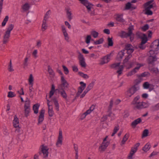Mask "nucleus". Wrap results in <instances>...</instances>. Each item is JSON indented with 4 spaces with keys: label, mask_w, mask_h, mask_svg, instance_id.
I'll use <instances>...</instances> for the list:
<instances>
[{
    "label": "nucleus",
    "mask_w": 159,
    "mask_h": 159,
    "mask_svg": "<svg viewBox=\"0 0 159 159\" xmlns=\"http://www.w3.org/2000/svg\"><path fill=\"white\" fill-rule=\"evenodd\" d=\"M52 101L54 103V104L55 105L56 109L57 111H58L59 110V105L58 103V102L56 98H53L52 99Z\"/></svg>",
    "instance_id": "393cba45"
},
{
    "label": "nucleus",
    "mask_w": 159,
    "mask_h": 159,
    "mask_svg": "<svg viewBox=\"0 0 159 159\" xmlns=\"http://www.w3.org/2000/svg\"><path fill=\"white\" fill-rule=\"evenodd\" d=\"M108 45L109 46H112L113 45V42L112 40V38L108 37L107 39Z\"/></svg>",
    "instance_id": "a19ab883"
},
{
    "label": "nucleus",
    "mask_w": 159,
    "mask_h": 159,
    "mask_svg": "<svg viewBox=\"0 0 159 159\" xmlns=\"http://www.w3.org/2000/svg\"><path fill=\"white\" fill-rule=\"evenodd\" d=\"M151 148V145L149 143H147L143 148V150L145 152L148 151Z\"/></svg>",
    "instance_id": "c756f323"
},
{
    "label": "nucleus",
    "mask_w": 159,
    "mask_h": 159,
    "mask_svg": "<svg viewBox=\"0 0 159 159\" xmlns=\"http://www.w3.org/2000/svg\"><path fill=\"white\" fill-rule=\"evenodd\" d=\"M142 121V120L140 118H139L136 120H135L133 121L131 124V125L134 128H135L136 125L140 123Z\"/></svg>",
    "instance_id": "dca6fc26"
},
{
    "label": "nucleus",
    "mask_w": 159,
    "mask_h": 159,
    "mask_svg": "<svg viewBox=\"0 0 159 159\" xmlns=\"http://www.w3.org/2000/svg\"><path fill=\"white\" fill-rule=\"evenodd\" d=\"M44 113L45 110L43 109H42L40 112V115L39 117L38 125H39L41 124L43 120L44 119Z\"/></svg>",
    "instance_id": "9d476101"
},
{
    "label": "nucleus",
    "mask_w": 159,
    "mask_h": 159,
    "mask_svg": "<svg viewBox=\"0 0 159 159\" xmlns=\"http://www.w3.org/2000/svg\"><path fill=\"white\" fill-rule=\"evenodd\" d=\"M48 113L49 116L50 117H52L54 115V112L53 109L51 110H48Z\"/></svg>",
    "instance_id": "13d9d810"
},
{
    "label": "nucleus",
    "mask_w": 159,
    "mask_h": 159,
    "mask_svg": "<svg viewBox=\"0 0 159 159\" xmlns=\"http://www.w3.org/2000/svg\"><path fill=\"white\" fill-rule=\"evenodd\" d=\"M137 148H132L128 157V159H132V156L134 153L137 151Z\"/></svg>",
    "instance_id": "412c9836"
},
{
    "label": "nucleus",
    "mask_w": 159,
    "mask_h": 159,
    "mask_svg": "<svg viewBox=\"0 0 159 159\" xmlns=\"http://www.w3.org/2000/svg\"><path fill=\"white\" fill-rule=\"evenodd\" d=\"M49 11H48L46 13L43 19H45L46 20H47L49 18Z\"/></svg>",
    "instance_id": "bf43d9fd"
},
{
    "label": "nucleus",
    "mask_w": 159,
    "mask_h": 159,
    "mask_svg": "<svg viewBox=\"0 0 159 159\" xmlns=\"http://www.w3.org/2000/svg\"><path fill=\"white\" fill-rule=\"evenodd\" d=\"M61 84L58 87V89L67 88H68L69 84L67 82L66 80L65 79L63 76H61Z\"/></svg>",
    "instance_id": "39448f33"
},
{
    "label": "nucleus",
    "mask_w": 159,
    "mask_h": 159,
    "mask_svg": "<svg viewBox=\"0 0 159 159\" xmlns=\"http://www.w3.org/2000/svg\"><path fill=\"white\" fill-rule=\"evenodd\" d=\"M119 128L118 125L115 126L113 130V132L111 134V136H114L115 134H116L117 132V131L119 130Z\"/></svg>",
    "instance_id": "58836bf2"
},
{
    "label": "nucleus",
    "mask_w": 159,
    "mask_h": 159,
    "mask_svg": "<svg viewBox=\"0 0 159 159\" xmlns=\"http://www.w3.org/2000/svg\"><path fill=\"white\" fill-rule=\"evenodd\" d=\"M135 105V107L138 109L146 108L148 107V106L146 103L143 102H138Z\"/></svg>",
    "instance_id": "1a4fd4ad"
},
{
    "label": "nucleus",
    "mask_w": 159,
    "mask_h": 159,
    "mask_svg": "<svg viewBox=\"0 0 159 159\" xmlns=\"http://www.w3.org/2000/svg\"><path fill=\"white\" fill-rule=\"evenodd\" d=\"M8 70L10 72H11L14 70L12 66L11 60L10 61L9 65L8 66Z\"/></svg>",
    "instance_id": "3c124183"
},
{
    "label": "nucleus",
    "mask_w": 159,
    "mask_h": 159,
    "mask_svg": "<svg viewBox=\"0 0 159 159\" xmlns=\"http://www.w3.org/2000/svg\"><path fill=\"white\" fill-rule=\"evenodd\" d=\"M13 124L14 127L16 128L19 127V122L18 119L16 115H15L14 116V119L13 121Z\"/></svg>",
    "instance_id": "4be33fe9"
},
{
    "label": "nucleus",
    "mask_w": 159,
    "mask_h": 159,
    "mask_svg": "<svg viewBox=\"0 0 159 159\" xmlns=\"http://www.w3.org/2000/svg\"><path fill=\"white\" fill-rule=\"evenodd\" d=\"M47 27L48 25L47 23V20L43 19L41 27V30L42 31H45L47 29Z\"/></svg>",
    "instance_id": "5701e85b"
},
{
    "label": "nucleus",
    "mask_w": 159,
    "mask_h": 159,
    "mask_svg": "<svg viewBox=\"0 0 159 159\" xmlns=\"http://www.w3.org/2000/svg\"><path fill=\"white\" fill-rule=\"evenodd\" d=\"M137 88L136 85H134L127 92V96L130 97L134 94L135 92L137 91Z\"/></svg>",
    "instance_id": "0eeeda50"
},
{
    "label": "nucleus",
    "mask_w": 159,
    "mask_h": 159,
    "mask_svg": "<svg viewBox=\"0 0 159 159\" xmlns=\"http://www.w3.org/2000/svg\"><path fill=\"white\" fill-rule=\"evenodd\" d=\"M48 72L50 75H54V73L52 69L49 66H48Z\"/></svg>",
    "instance_id": "de8ad7c7"
},
{
    "label": "nucleus",
    "mask_w": 159,
    "mask_h": 159,
    "mask_svg": "<svg viewBox=\"0 0 159 159\" xmlns=\"http://www.w3.org/2000/svg\"><path fill=\"white\" fill-rule=\"evenodd\" d=\"M149 28V25L148 24H146L143 26L142 27V29L144 31H146Z\"/></svg>",
    "instance_id": "5fc2aeb1"
},
{
    "label": "nucleus",
    "mask_w": 159,
    "mask_h": 159,
    "mask_svg": "<svg viewBox=\"0 0 159 159\" xmlns=\"http://www.w3.org/2000/svg\"><path fill=\"white\" fill-rule=\"evenodd\" d=\"M56 90L58 91V93L61 95V96L65 99L66 100L67 97V95L64 89H57Z\"/></svg>",
    "instance_id": "6e6552de"
},
{
    "label": "nucleus",
    "mask_w": 159,
    "mask_h": 159,
    "mask_svg": "<svg viewBox=\"0 0 159 159\" xmlns=\"http://www.w3.org/2000/svg\"><path fill=\"white\" fill-rule=\"evenodd\" d=\"M33 75L32 74H30V75L29 78V84L32 85H33Z\"/></svg>",
    "instance_id": "79ce46f5"
},
{
    "label": "nucleus",
    "mask_w": 159,
    "mask_h": 159,
    "mask_svg": "<svg viewBox=\"0 0 159 159\" xmlns=\"http://www.w3.org/2000/svg\"><path fill=\"white\" fill-rule=\"evenodd\" d=\"M153 6L152 4L149 5L147 6H145V9H148L150 10V9L153 7Z\"/></svg>",
    "instance_id": "680f3d73"
},
{
    "label": "nucleus",
    "mask_w": 159,
    "mask_h": 159,
    "mask_svg": "<svg viewBox=\"0 0 159 159\" xmlns=\"http://www.w3.org/2000/svg\"><path fill=\"white\" fill-rule=\"evenodd\" d=\"M14 28V25L12 24H10L8 25L7 30L5 31L3 36V43L4 44L7 43L9 41V39L10 36V34Z\"/></svg>",
    "instance_id": "f03ea898"
},
{
    "label": "nucleus",
    "mask_w": 159,
    "mask_h": 159,
    "mask_svg": "<svg viewBox=\"0 0 159 159\" xmlns=\"http://www.w3.org/2000/svg\"><path fill=\"white\" fill-rule=\"evenodd\" d=\"M149 74V73L148 72H144L141 74L140 76V77H145L146 76L148 75Z\"/></svg>",
    "instance_id": "052dcab7"
},
{
    "label": "nucleus",
    "mask_w": 159,
    "mask_h": 159,
    "mask_svg": "<svg viewBox=\"0 0 159 159\" xmlns=\"http://www.w3.org/2000/svg\"><path fill=\"white\" fill-rule=\"evenodd\" d=\"M30 101L29 100H27L25 101V103L24 105V113L25 116L27 117L29 115L30 109Z\"/></svg>",
    "instance_id": "7ed1b4c3"
},
{
    "label": "nucleus",
    "mask_w": 159,
    "mask_h": 159,
    "mask_svg": "<svg viewBox=\"0 0 159 159\" xmlns=\"http://www.w3.org/2000/svg\"><path fill=\"white\" fill-rule=\"evenodd\" d=\"M159 46V40L157 39L153 41L152 43L151 47L155 50H157Z\"/></svg>",
    "instance_id": "4468645a"
},
{
    "label": "nucleus",
    "mask_w": 159,
    "mask_h": 159,
    "mask_svg": "<svg viewBox=\"0 0 159 159\" xmlns=\"http://www.w3.org/2000/svg\"><path fill=\"white\" fill-rule=\"evenodd\" d=\"M103 32L107 34H110V31L108 29H105L103 30Z\"/></svg>",
    "instance_id": "69168bd1"
},
{
    "label": "nucleus",
    "mask_w": 159,
    "mask_h": 159,
    "mask_svg": "<svg viewBox=\"0 0 159 159\" xmlns=\"http://www.w3.org/2000/svg\"><path fill=\"white\" fill-rule=\"evenodd\" d=\"M48 149L46 147L42 145L41 151L44 155L43 158H45L48 157Z\"/></svg>",
    "instance_id": "2eb2a0df"
},
{
    "label": "nucleus",
    "mask_w": 159,
    "mask_h": 159,
    "mask_svg": "<svg viewBox=\"0 0 159 159\" xmlns=\"http://www.w3.org/2000/svg\"><path fill=\"white\" fill-rule=\"evenodd\" d=\"M91 39V37L90 35H88L86 37V42L88 44L90 42V40Z\"/></svg>",
    "instance_id": "4d7b16f0"
},
{
    "label": "nucleus",
    "mask_w": 159,
    "mask_h": 159,
    "mask_svg": "<svg viewBox=\"0 0 159 159\" xmlns=\"http://www.w3.org/2000/svg\"><path fill=\"white\" fill-rule=\"evenodd\" d=\"M94 84L93 83H90L86 89L89 91L91 90L93 87Z\"/></svg>",
    "instance_id": "864d4df0"
},
{
    "label": "nucleus",
    "mask_w": 159,
    "mask_h": 159,
    "mask_svg": "<svg viewBox=\"0 0 159 159\" xmlns=\"http://www.w3.org/2000/svg\"><path fill=\"white\" fill-rule=\"evenodd\" d=\"M125 51V50H123L119 52L117 56V58L120 59H121L124 56V52Z\"/></svg>",
    "instance_id": "c85d7f7f"
},
{
    "label": "nucleus",
    "mask_w": 159,
    "mask_h": 159,
    "mask_svg": "<svg viewBox=\"0 0 159 159\" xmlns=\"http://www.w3.org/2000/svg\"><path fill=\"white\" fill-rule=\"evenodd\" d=\"M22 8L24 11H26L29 9L30 6L28 3H26L22 6Z\"/></svg>",
    "instance_id": "7c9ffc66"
},
{
    "label": "nucleus",
    "mask_w": 159,
    "mask_h": 159,
    "mask_svg": "<svg viewBox=\"0 0 159 159\" xmlns=\"http://www.w3.org/2000/svg\"><path fill=\"white\" fill-rule=\"evenodd\" d=\"M82 77H83V78L87 79H88L89 78V76L88 75H87L86 74H84L83 73L81 72H79L78 73Z\"/></svg>",
    "instance_id": "37998d69"
},
{
    "label": "nucleus",
    "mask_w": 159,
    "mask_h": 159,
    "mask_svg": "<svg viewBox=\"0 0 159 159\" xmlns=\"http://www.w3.org/2000/svg\"><path fill=\"white\" fill-rule=\"evenodd\" d=\"M123 14H117L116 15V20L118 21L123 22L125 20L123 18Z\"/></svg>",
    "instance_id": "aec40b11"
},
{
    "label": "nucleus",
    "mask_w": 159,
    "mask_h": 159,
    "mask_svg": "<svg viewBox=\"0 0 159 159\" xmlns=\"http://www.w3.org/2000/svg\"><path fill=\"white\" fill-rule=\"evenodd\" d=\"M133 27L132 26H129L128 28V33H126L125 31H121L119 32V36L122 38H127L128 37H130V39L131 41H132L134 39V34L133 33Z\"/></svg>",
    "instance_id": "f257e3e1"
},
{
    "label": "nucleus",
    "mask_w": 159,
    "mask_h": 159,
    "mask_svg": "<svg viewBox=\"0 0 159 159\" xmlns=\"http://www.w3.org/2000/svg\"><path fill=\"white\" fill-rule=\"evenodd\" d=\"M113 100L112 99H111L110 100L109 105L108 107V112H110L111 111L113 105Z\"/></svg>",
    "instance_id": "72a5a7b5"
},
{
    "label": "nucleus",
    "mask_w": 159,
    "mask_h": 159,
    "mask_svg": "<svg viewBox=\"0 0 159 159\" xmlns=\"http://www.w3.org/2000/svg\"><path fill=\"white\" fill-rule=\"evenodd\" d=\"M129 137V135L128 134H126L125 135L121 142V145L125 143V142L127 140Z\"/></svg>",
    "instance_id": "473e14b6"
},
{
    "label": "nucleus",
    "mask_w": 159,
    "mask_h": 159,
    "mask_svg": "<svg viewBox=\"0 0 159 159\" xmlns=\"http://www.w3.org/2000/svg\"><path fill=\"white\" fill-rule=\"evenodd\" d=\"M62 67L63 68V70L65 74L66 75H67L69 72L68 69L66 66L64 65H62Z\"/></svg>",
    "instance_id": "8fccbe9b"
},
{
    "label": "nucleus",
    "mask_w": 159,
    "mask_h": 159,
    "mask_svg": "<svg viewBox=\"0 0 159 159\" xmlns=\"http://www.w3.org/2000/svg\"><path fill=\"white\" fill-rule=\"evenodd\" d=\"M16 94L14 93V92L12 91H10L8 92L7 97L8 98H13L15 97Z\"/></svg>",
    "instance_id": "c03bdc74"
},
{
    "label": "nucleus",
    "mask_w": 159,
    "mask_h": 159,
    "mask_svg": "<svg viewBox=\"0 0 159 159\" xmlns=\"http://www.w3.org/2000/svg\"><path fill=\"white\" fill-rule=\"evenodd\" d=\"M144 44H142V43H141L140 44L139 46V47L141 49H144L145 48V47L143 45Z\"/></svg>",
    "instance_id": "e2e57ef3"
},
{
    "label": "nucleus",
    "mask_w": 159,
    "mask_h": 159,
    "mask_svg": "<svg viewBox=\"0 0 159 159\" xmlns=\"http://www.w3.org/2000/svg\"><path fill=\"white\" fill-rule=\"evenodd\" d=\"M103 38H101L98 40L95 41L94 43L96 45L100 44L102 43L103 42Z\"/></svg>",
    "instance_id": "a18cd8bd"
},
{
    "label": "nucleus",
    "mask_w": 159,
    "mask_h": 159,
    "mask_svg": "<svg viewBox=\"0 0 159 159\" xmlns=\"http://www.w3.org/2000/svg\"><path fill=\"white\" fill-rule=\"evenodd\" d=\"M143 37L141 38V42L142 44H144L145 43L148 41V39L147 36L145 34H143Z\"/></svg>",
    "instance_id": "2f4dec72"
},
{
    "label": "nucleus",
    "mask_w": 159,
    "mask_h": 159,
    "mask_svg": "<svg viewBox=\"0 0 159 159\" xmlns=\"http://www.w3.org/2000/svg\"><path fill=\"white\" fill-rule=\"evenodd\" d=\"M78 58L79 61L80 65L82 67L85 68L86 67V65L85 61V59L83 55L80 52H79Z\"/></svg>",
    "instance_id": "423d86ee"
},
{
    "label": "nucleus",
    "mask_w": 159,
    "mask_h": 159,
    "mask_svg": "<svg viewBox=\"0 0 159 159\" xmlns=\"http://www.w3.org/2000/svg\"><path fill=\"white\" fill-rule=\"evenodd\" d=\"M74 148L76 152H78V145L76 144H74Z\"/></svg>",
    "instance_id": "0e129e2a"
},
{
    "label": "nucleus",
    "mask_w": 159,
    "mask_h": 159,
    "mask_svg": "<svg viewBox=\"0 0 159 159\" xmlns=\"http://www.w3.org/2000/svg\"><path fill=\"white\" fill-rule=\"evenodd\" d=\"M55 91L51 90L49 93V98H51L52 96L54 94Z\"/></svg>",
    "instance_id": "774afa93"
},
{
    "label": "nucleus",
    "mask_w": 159,
    "mask_h": 159,
    "mask_svg": "<svg viewBox=\"0 0 159 159\" xmlns=\"http://www.w3.org/2000/svg\"><path fill=\"white\" fill-rule=\"evenodd\" d=\"M86 86V84H84V85H82L80 86L78 88V91L82 92L83 90L84 89Z\"/></svg>",
    "instance_id": "ea45409f"
},
{
    "label": "nucleus",
    "mask_w": 159,
    "mask_h": 159,
    "mask_svg": "<svg viewBox=\"0 0 159 159\" xmlns=\"http://www.w3.org/2000/svg\"><path fill=\"white\" fill-rule=\"evenodd\" d=\"M65 25L68 26V28L69 29H70L71 28V26L70 25V24L67 21H65Z\"/></svg>",
    "instance_id": "338daca9"
},
{
    "label": "nucleus",
    "mask_w": 159,
    "mask_h": 159,
    "mask_svg": "<svg viewBox=\"0 0 159 159\" xmlns=\"http://www.w3.org/2000/svg\"><path fill=\"white\" fill-rule=\"evenodd\" d=\"M131 53H129L128 55L125 58L123 61V63L127 62L132 57Z\"/></svg>",
    "instance_id": "e433bc0d"
},
{
    "label": "nucleus",
    "mask_w": 159,
    "mask_h": 159,
    "mask_svg": "<svg viewBox=\"0 0 159 159\" xmlns=\"http://www.w3.org/2000/svg\"><path fill=\"white\" fill-rule=\"evenodd\" d=\"M127 51V54L132 53L134 51L133 47L132 45L129 44H126L125 47V49L124 50Z\"/></svg>",
    "instance_id": "f8f14e48"
},
{
    "label": "nucleus",
    "mask_w": 159,
    "mask_h": 159,
    "mask_svg": "<svg viewBox=\"0 0 159 159\" xmlns=\"http://www.w3.org/2000/svg\"><path fill=\"white\" fill-rule=\"evenodd\" d=\"M61 28L62 31L65 37V39L66 41H68L69 38L65 26L64 25H62L61 26Z\"/></svg>",
    "instance_id": "6ab92c4d"
},
{
    "label": "nucleus",
    "mask_w": 159,
    "mask_h": 159,
    "mask_svg": "<svg viewBox=\"0 0 159 159\" xmlns=\"http://www.w3.org/2000/svg\"><path fill=\"white\" fill-rule=\"evenodd\" d=\"M39 105L38 104H34L33 107V110L34 111L35 114H37L38 112V109L39 107Z\"/></svg>",
    "instance_id": "b1692460"
},
{
    "label": "nucleus",
    "mask_w": 159,
    "mask_h": 159,
    "mask_svg": "<svg viewBox=\"0 0 159 159\" xmlns=\"http://www.w3.org/2000/svg\"><path fill=\"white\" fill-rule=\"evenodd\" d=\"M108 59V57L106 56L104 57L100 63V65H103L105 63H107L109 61Z\"/></svg>",
    "instance_id": "cd10ccee"
},
{
    "label": "nucleus",
    "mask_w": 159,
    "mask_h": 159,
    "mask_svg": "<svg viewBox=\"0 0 159 159\" xmlns=\"http://www.w3.org/2000/svg\"><path fill=\"white\" fill-rule=\"evenodd\" d=\"M62 132L61 129H59V136L57 140L56 143V146L58 147H60V146H59V144L60 145L62 144Z\"/></svg>",
    "instance_id": "9b49d317"
},
{
    "label": "nucleus",
    "mask_w": 159,
    "mask_h": 159,
    "mask_svg": "<svg viewBox=\"0 0 159 159\" xmlns=\"http://www.w3.org/2000/svg\"><path fill=\"white\" fill-rule=\"evenodd\" d=\"M8 16H6L2 23V27H3L6 25L7 22L8 20Z\"/></svg>",
    "instance_id": "c9c22d12"
},
{
    "label": "nucleus",
    "mask_w": 159,
    "mask_h": 159,
    "mask_svg": "<svg viewBox=\"0 0 159 159\" xmlns=\"http://www.w3.org/2000/svg\"><path fill=\"white\" fill-rule=\"evenodd\" d=\"M140 98L139 96L138 95L135 97L133 101L132 102L131 104L133 105H135L136 103H137V101L139 100Z\"/></svg>",
    "instance_id": "49530a36"
},
{
    "label": "nucleus",
    "mask_w": 159,
    "mask_h": 159,
    "mask_svg": "<svg viewBox=\"0 0 159 159\" xmlns=\"http://www.w3.org/2000/svg\"><path fill=\"white\" fill-rule=\"evenodd\" d=\"M156 60L155 56H150L148 59V63L153 65L154 62Z\"/></svg>",
    "instance_id": "f3484780"
},
{
    "label": "nucleus",
    "mask_w": 159,
    "mask_h": 159,
    "mask_svg": "<svg viewBox=\"0 0 159 159\" xmlns=\"http://www.w3.org/2000/svg\"><path fill=\"white\" fill-rule=\"evenodd\" d=\"M146 11V13L149 15H151L152 14V11L150 10L145 9Z\"/></svg>",
    "instance_id": "6e6d98bb"
},
{
    "label": "nucleus",
    "mask_w": 159,
    "mask_h": 159,
    "mask_svg": "<svg viewBox=\"0 0 159 159\" xmlns=\"http://www.w3.org/2000/svg\"><path fill=\"white\" fill-rule=\"evenodd\" d=\"M28 60L29 58L27 57H25V59L23 63V68H25V67H26L28 66Z\"/></svg>",
    "instance_id": "f704fd0d"
},
{
    "label": "nucleus",
    "mask_w": 159,
    "mask_h": 159,
    "mask_svg": "<svg viewBox=\"0 0 159 159\" xmlns=\"http://www.w3.org/2000/svg\"><path fill=\"white\" fill-rule=\"evenodd\" d=\"M136 8L135 7H132L131 3L128 2L125 5V9L126 10H129L132 9V10L135 9Z\"/></svg>",
    "instance_id": "a878e982"
},
{
    "label": "nucleus",
    "mask_w": 159,
    "mask_h": 159,
    "mask_svg": "<svg viewBox=\"0 0 159 159\" xmlns=\"http://www.w3.org/2000/svg\"><path fill=\"white\" fill-rule=\"evenodd\" d=\"M91 34L94 38H96L98 37V33L95 31H93L91 32Z\"/></svg>",
    "instance_id": "603ef678"
},
{
    "label": "nucleus",
    "mask_w": 159,
    "mask_h": 159,
    "mask_svg": "<svg viewBox=\"0 0 159 159\" xmlns=\"http://www.w3.org/2000/svg\"><path fill=\"white\" fill-rule=\"evenodd\" d=\"M120 63L119 62L113 64L111 66V67L112 68H116L117 67H119V69L117 71V73H118L119 75H120L122 74V71L124 68V66H120Z\"/></svg>",
    "instance_id": "20e7f679"
},
{
    "label": "nucleus",
    "mask_w": 159,
    "mask_h": 159,
    "mask_svg": "<svg viewBox=\"0 0 159 159\" xmlns=\"http://www.w3.org/2000/svg\"><path fill=\"white\" fill-rule=\"evenodd\" d=\"M72 13L70 9H67L66 11V15L69 21H70L72 18Z\"/></svg>",
    "instance_id": "bb28decb"
},
{
    "label": "nucleus",
    "mask_w": 159,
    "mask_h": 159,
    "mask_svg": "<svg viewBox=\"0 0 159 159\" xmlns=\"http://www.w3.org/2000/svg\"><path fill=\"white\" fill-rule=\"evenodd\" d=\"M149 133V131L148 129H144L143 133L142 136V137H145L148 136Z\"/></svg>",
    "instance_id": "4c0bfd02"
},
{
    "label": "nucleus",
    "mask_w": 159,
    "mask_h": 159,
    "mask_svg": "<svg viewBox=\"0 0 159 159\" xmlns=\"http://www.w3.org/2000/svg\"><path fill=\"white\" fill-rule=\"evenodd\" d=\"M141 66L140 65L139 66H137L135 67L134 68L133 70L129 72L128 74H127V76H131L132 75L135 74V73L137 72L136 70H139L140 68V67Z\"/></svg>",
    "instance_id": "a211bd4d"
},
{
    "label": "nucleus",
    "mask_w": 159,
    "mask_h": 159,
    "mask_svg": "<svg viewBox=\"0 0 159 159\" xmlns=\"http://www.w3.org/2000/svg\"><path fill=\"white\" fill-rule=\"evenodd\" d=\"M150 85L148 82H146L143 83V86L144 89H148L149 88Z\"/></svg>",
    "instance_id": "09e8293b"
},
{
    "label": "nucleus",
    "mask_w": 159,
    "mask_h": 159,
    "mask_svg": "<svg viewBox=\"0 0 159 159\" xmlns=\"http://www.w3.org/2000/svg\"><path fill=\"white\" fill-rule=\"evenodd\" d=\"M109 144V143L108 142H102L101 145L99 147V151L100 152H103L105 151Z\"/></svg>",
    "instance_id": "ddd939ff"
}]
</instances>
